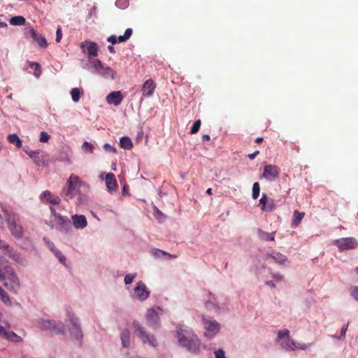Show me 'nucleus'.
Masks as SVG:
<instances>
[{"instance_id":"473e14b6","label":"nucleus","mask_w":358,"mask_h":358,"mask_svg":"<svg viewBox=\"0 0 358 358\" xmlns=\"http://www.w3.org/2000/svg\"><path fill=\"white\" fill-rule=\"evenodd\" d=\"M71 98H72V100L74 101V102H78L80 98V95H81V92H80V90L79 88H73L71 91Z\"/></svg>"},{"instance_id":"7ed1b4c3","label":"nucleus","mask_w":358,"mask_h":358,"mask_svg":"<svg viewBox=\"0 0 358 358\" xmlns=\"http://www.w3.org/2000/svg\"><path fill=\"white\" fill-rule=\"evenodd\" d=\"M277 341L280 343V345L286 350H306L310 346V344L297 343L289 336V331L285 329L278 332Z\"/></svg>"},{"instance_id":"13d9d810","label":"nucleus","mask_w":358,"mask_h":358,"mask_svg":"<svg viewBox=\"0 0 358 358\" xmlns=\"http://www.w3.org/2000/svg\"><path fill=\"white\" fill-rule=\"evenodd\" d=\"M6 329L3 328V327L1 326L0 325V336H3L5 338L6 336Z\"/></svg>"},{"instance_id":"603ef678","label":"nucleus","mask_w":358,"mask_h":358,"mask_svg":"<svg viewBox=\"0 0 358 358\" xmlns=\"http://www.w3.org/2000/svg\"><path fill=\"white\" fill-rule=\"evenodd\" d=\"M289 147L292 150H295L296 153H299L300 152V148L298 145H296L295 143H290Z\"/></svg>"},{"instance_id":"338daca9","label":"nucleus","mask_w":358,"mask_h":358,"mask_svg":"<svg viewBox=\"0 0 358 358\" xmlns=\"http://www.w3.org/2000/svg\"><path fill=\"white\" fill-rule=\"evenodd\" d=\"M206 194H208V195H211L213 193H212V189L211 188H208L207 190H206Z\"/></svg>"},{"instance_id":"864d4df0","label":"nucleus","mask_w":358,"mask_h":358,"mask_svg":"<svg viewBox=\"0 0 358 358\" xmlns=\"http://www.w3.org/2000/svg\"><path fill=\"white\" fill-rule=\"evenodd\" d=\"M351 294L356 301H358V287H355L352 289Z\"/></svg>"},{"instance_id":"680f3d73","label":"nucleus","mask_w":358,"mask_h":358,"mask_svg":"<svg viewBox=\"0 0 358 358\" xmlns=\"http://www.w3.org/2000/svg\"><path fill=\"white\" fill-rule=\"evenodd\" d=\"M108 50H109V52H110V53H115V49H114V48H113V46H110V45H109V46L108 47Z\"/></svg>"},{"instance_id":"58836bf2","label":"nucleus","mask_w":358,"mask_h":358,"mask_svg":"<svg viewBox=\"0 0 358 358\" xmlns=\"http://www.w3.org/2000/svg\"><path fill=\"white\" fill-rule=\"evenodd\" d=\"M0 299L4 303L10 302V298L6 292L0 287Z\"/></svg>"},{"instance_id":"bb28decb","label":"nucleus","mask_w":358,"mask_h":358,"mask_svg":"<svg viewBox=\"0 0 358 358\" xmlns=\"http://www.w3.org/2000/svg\"><path fill=\"white\" fill-rule=\"evenodd\" d=\"M121 341L124 348H129L130 345V332L128 329H124L121 333Z\"/></svg>"},{"instance_id":"3c124183","label":"nucleus","mask_w":358,"mask_h":358,"mask_svg":"<svg viewBox=\"0 0 358 358\" xmlns=\"http://www.w3.org/2000/svg\"><path fill=\"white\" fill-rule=\"evenodd\" d=\"M103 148H104V149H105L106 151L112 152H114V153H116V152H117V150H116V148H115L114 147L111 146V145H110V144H108V143H106V144H104Z\"/></svg>"},{"instance_id":"09e8293b","label":"nucleus","mask_w":358,"mask_h":358,"mask_svg":"<svg viewBox=\"0 0 358 358\" xmlns=\"http://www.w3.org/2000/svg\"><path fill=\"white\" fill-rule=\"evenodd\" d=\"M62 38V32L61 27H58L56 31V42L59 43L60 42L61 39Z\"/></svg>"},{"instance_id":"f704fd0d","label":"nucleus","mask_w":358,"mask_h":358,"mask_svg":"<svg viewBox=\"0 0 358 358\" xmlns=\"http://www.w3.org/2000/svg\"><path fill=\"white\" fill-rule=\"evenodd\" d=\"M24 36L27 38H36V31L32 27L27 28V29H25V31H24Z\"/></svg>"},{"instance_id":"7c9ffc66","label":"nucleus","mask_w":358,"mask_h":358,"mask_svg":"<svg viewBox=\"0 0 358 358\" xmlns=\"http://www.w3.org/2000/svg\"><path fill=\"white\" fill-rule=\"evenodd\" d=\"M26 22V20L22 16H15L10 19V23L12 25L20 26L24 25Z\"/></svg>"},{"instance_id":"9b49d317","label":"nucleus","mask_w":358,"mask_h":358,"mask_svg":"<svg viewBox=\"0 0 358 358\" xmlns=\"http://www.w3.org/2000/svg\"><path fill=\"white\" fill-rule=\"evenodd\" d=\"M333 243L336 245L341 251L354 249L357 246V241L352 237L336 239L334 241Z\"/></svg>"},{"instance_id":"412c9836","label":"nucleus","mask_w":358,"mask_h":358,"mask_svg":"<svg viewBox=\"0 0 358 358\" xmlns=\"http://www.w3.org/2000/svg\"><path fill=\"white\" fill-rule=\"evenodd\" d=\"M44 241L47 243L49 249L55 254L58 258L59 261L63 264H65L66 258L62 253L55 246L54 243L48 241L46 238H43Z\"/></svg>"},{"instance_id":"a211bd4d","label":"nucleus","mask_w":358,"mask_h":358,"mask_svg":"<svg viewBox=\"0 0 358 358\" xmlns=\"http://www.w3.org/2000/svg\"><path fill=\"white\" fill-rule=\"evenodd\" d=\"M106 99L108 104L117 106L122 103L123 95L120 91H113L106 96Z\"/></svg>"},{"instance_id":"0e129e2a","label":"nucleus","mask_w":358,"mask_h":358,"mask_svg":"<svg viewBox=\"0 0 358 358\" xmlns=\"http://www.w3.org/2000/svg\"><path fill=\"white\" fill-rule=\"evenodd\" d=\"M7 27V24L3 22H0V27L4 28Z\"/></svg>"},{"instance_id":"49530a36","label":"nucleus","mask_w":358,"mask_h":358,"mask_svg":"<svg viewBox=\"0 0 358 358\" xmlns=\"http://www.w3.org/2000/svg\"><path fill=\"white\" fill-rule=\"evenodd\" d=\"M215 358H226L225 353L222 349H218L215 352Z\"/></svg>"},{"instance_id":"37998d69","label":"nucleus","mask_w":358,"mask_h":358,"mask_svg":"<svg viewBox=\"0 0 358 358\" xmlns=\"http://www.w3.org/2000/svg\"><path fill=\"white\" fill-rule=\"evenodd\" d=\"M136 277V274H127L125 275L124 281L126 285L131 284Z\"/></svg>"},{"instance_id":"f8f14e48","label":"nucleus","mask_w":358,"mask_h":358,"mask_svg":"<svg viewBox=\"0 0 358 358\" xmlns=\"http://www.w3.org/2000/svg\"><path fill=\"white\" fill-rule=\"evenodd\" d=\"M279 174L280 169L275 165L269 164L264 166L262 178L269 181H273L278 178Z\"/></svg>"},{"instance_id":"dca6fc26","label":"nucleus","mask_w":358,"mask_h":358,"mask_svg":"<svg viewBox=\"0 0 358 358\" xmlns=\"http://www.w3.org/2000/svg\"><path fill=\"white\" fill-rule=\"evenodd\" d=\"M54 220L57 224V229L60 231L66 233L71 229V221L66 216L57 215V218Z\"/></svg>"},{"instance_id":"6e6552de","label":"nucleus","mask_w":358,"mask_h":358,"mask_svg":"<svg viewBox=\"0 0 358 358\" xmlns=\"http://www.w3.org/2000/svg\"><path fill=\"white\" fill-rule=\"evenodd\" d=\"M38 325L41 329L50 330L57 334H64L65 331V325L60 321L41 320Z\"/></svg>"},{"instance_id":"ea45409f","label":"nucleus","mask_w":358,"mask_h":358,"mask_svg":"<svg viewBox=\"0 0 358 358\" xmlns=\"http://www.w3.org/2000/svg\"><path fill=\"white\" fill-rule=\"evenodd\" d=\"M5 338L10 341H17L20 337L13 331H7Z\"/></svg>"},{"instance_id":"f3484780","label":"nucleus","mask_w":358,"mask_h":358,"mask_svg":"<svg viewBox=\"0 0 358 358\" xmlns=\"http://www.w3.org/2000/svg\"><path fill=\"white\" fill-rule=\"evenodd\" d=\"M272 259L273 261L280 265H286L289 263L287 257L282 253L273 250L270 253H268L266 256V259Z\"/></svg>"},{"instance_id":"de8ad7c7","label":"nucleus","mask_w":358,"mask_h":358,"mask_svg":"<svg viewBox=\"0 0 358 358\" xmlns=\"http://www.w3.org/2000/svg\"><path fill=\"white\" fill-rule=\"evenodd\" d=\"M40 47L46 48L48 46V43L45 37L41 36V38L37 42Z\"/></svg>"},{"instance_id":"6ab92c4d","label":"nucleus","mask_w":358,"mask_h":358,"mask_svg":"<svg viewBox=\"0 0 358 358\" xmlns=\"http://www.w3.org/2000/svg\"><path fill=\"white\" fill-rule=\"evenodd\" d=\"M133 30L131 28H128L125 30L124 35L120 36L117 38L115 35H111L107 38V41L115 45L117 42L124 43L127 41L132 35Z\"/></svg>"},{"instance_id":"1a4fd4ad","label":"nucleus","mask_w":358,"mask_h":358,"mask_svg":"<svg viewBox=\"0 0 358 358\" xmlns=\"http://www.w3.org/2000/svg\"><path fill=\"white\" fill-rule=\"evenodd\" d=\"M95 72L106 78L114 79L115 71L108 66H105L102 62L98 59H94L90 61Z\"/></svg>"},{"instance_id":"5fc2aeb1","label":"nucleus","mask_w":358,"mask_h":358,"mask_svg":"<svg viewBox=\"0 0 358 358\" xmlns=\"http://www.w3.org/2000/svg\"><path fill=\"white\" fill-rule=\"evenodd\" d=\"M348 323L347 324H344L343 326V327L341 328V337L345 336V334L348 330Z\"/></svg>"},{"instance_id":"69168bd1","label":"nucleus","mask_w":358,"mask_h":358,"mask_svg":"<svg viewBox=\"0 0 358 358\" xmlns=\"http://www.w3.org/2000/svg\"><path fill=\"white\" fill-rule=\"evenodd\" d=\"M41 36H39L38 35V34L36 33V38H32V39L36 41V42H38V41L41 38Z\"/></svg>"},{"instance_id":"20e7f679","label":"nucleus","mask_w":358,"mask_h":358,"mask_svg":"<svg viewBox=\"0 0 358 358\" xmlns=\"http://www.w3.org/2000/svg\"><path fill=\"white\" fill-rule=\"evenodd\" d=\"M134 335L138 337L143 344H148L150 346L157 345V340L152 334H150L145 330L138 321H134L132 323Z\"/></svg>"},{"instance_id":"0eeeda50","label":"nucleus","mask_w":358,"mask_h":358,"mask_svg":"<svg viewBox=\"0 0 358 358\" xmlns=\"http://www.w3.org/2000/svg\"><path fill=\"white\" fill-rule=\"evenodd\" d=\"M4 213L6 215V222L12 234L16 238L22 237L23 235V229L18 223V218L15 214H10L8 213V211H4Z\"/></svg>"},{"instance_id":"c756f323","label":"nucleus","mask_w":358,"mask_h":358,"mask_svg":"<svg viewBox=\"0 0 358 358\" xmlns=\"http://www.w3.org/2000/svg\"><path fill=\"white\" fill-rule=\"evenodd\" d=\"M9 143L14 144L17 148L22 147V141L15 134H9L7 137Z\"/></svg>"},{"instance_id":"39448f33","label":"nucleus","mask_w":358,"mask_h":358,"mask_svg":"<svg viewBox=\"0 0 358 358\" xmlns=\"http://www.w3.org/2000/svg\"><path fill=\"white\" fill-rule=\"evenodd\" d=\"M81 185V180L78 176L71 174L66 182V188L63 192L66 199L69 200L73 198L78 192Z\"/></svg>"},{"instance_id":"aec40b11","label":"nucleus","mask_w":358,"mask_h":358,"mask_svg":"<svg viewBox=\"0 0 358 358\" xmlns=\"http://www.w3.org/2000/svg\"><path fill=\"white\" fill-rule=\"evenodd\" d=\"M155 84L152 79H148L143 85L142 90L144 96H151L155 89Z\"/></svg>"},{"instance_id":"5701e85b","label":"nucleus","mask_w":358,"mask_h":358,"mask_svg":"<svg viewBox=\"0 0 358 358\" xmlns=\"http://www.w3.org/2000/svg\"><path fill=\"white\" fill-rule=\"evenodd\" d=\"M106 185L108 189L110 192L115 191L117 187V181L115 178V176L112 173H108L106 175L105 178Z\"/></svg>"},{"instance_id":"b1692460","label":"nucleus","mask_w":358,"mask_h":358,"mask_svg":"<svg viewBox=\"0 0 358 358\" xmlns=\"http://www.w3.org/2000/svg\"><path fill=\"white\" fill-rule=\"evenodd\" d=\"M304 217L305 213L300 212L297 210H294L292 220V227L294 228L297 227L299 225L301 220L304 218Z\"/></svg>"},{"instance_id":"f257e3e1","label":"nucleus","mask_w":358,"mask_h":358,"mask_svg":"<svg viewBox=\"0 0 358 358\" xmlns=\"http://www.w3.org/2000/svg\"><path fill=\"white\" fill-rule=\"evenodd\" d=\"M177 338L179 343L186 348L188 351L198 354L200 351L201 342L197 336L187 327L177 328Z\"/></svg>"},{"instance_id":"ddd939ff","label":"nucleus","mask_w":358,"mask_h":358,"mask_svg":"<svg viewBox=\"0 0 358 358\" xmlns=\"http://www.w3.org/2000/svg\"><path fill=\"white\" fill-rule=\"evenodd\" d=\"M162 310L161 308L158 306H155L148 310L145 318L148 326L153 327L157 324L159 320V313Z\"/></svg>"},{"instance_id":"79ce46f5","label":"nucleus","mask_w":358,"mask_h":358,"mask_svg":"<svg viewBox=\"0 0 358 358\" xmlns=\"http://www.w3.org/2000/svg\"><path fill=\"white\" fill-rule=\"evenodd\" d=\"M50 136L45 131H41L40 135V142L46 143L50 139Z\"/></svg>"},{"instance_id":"a878e982","label":"nucleus","mask_w":358,"mask_h":358,"mask_svg":"<svg viewBox=\"0 0 358 358\" xmlns=\"http://www.w3.org/2000/svg\"><path fill=\"white\" fill-rule=\"evenodd\" d=\"M257 234L259 238L264 241H274L275 240V231H273L271 233H267L263 231L262 229H257Z\"/></svg>"},{"instance_id":"4c0bfd02","label":"nucleus","mask_w":358,"mask_h":358,"mask_svg":"<svg viewBox=\"0 0 358 358\" xmlns=\"http://www.w3.org/2000/svg\"><path fill=\"white\" fill-rule=\"evenodd\" d=\"M82 148L85 152H88L92 153L93 152V150H94V145L92 143H90L87 142V141H85L83 143V145H82Z\"/></svg>"},{"instance_id":"f03ea898","label":"nucleus","mask_w":358,"mask_h":358,"mask_svg":"<svg viewBox=\"0 0 358 358\" xmlns=\"http://www.w3.org/2000/svg\"><path fill=\"white\" fill-rule=\"evenodd\" d=\"M0 280L9 290L17 292L20 287V281L13 268L8 265V262L3 257H0Z\"/></svg>"},{"instance_id":"423d86ee","label":"nucleus","mask_w":358,"mask_h":358,"mask_svg":"<svg viewBox=\"0 0 358 358\" xmlns=\"http://www.w3.org/2000/svg\"><path fill=\"white\" fill-rule=\"evenodd\" d=\"M67 318L68 322L71 325L69 327V331L72 339L80 341L83 335L80 329L78 318L76 317L74 314L69 312L67 313Z\"/></svg>"},{"instance_id":"cd10ccee","label":"nucleus","mask_w":358,"mask_h":358,"mask_svg":"<svg viewBox=\"0 0 358 358\" xmlns=\"http://www.w3.org/2000/svg\"><path fill=\"white\" fill-rule=\"evenodd\" d=\"M120 146L125 150H131L133 148V143L129 137L123 136L120 140Z\"/></svg>"},{"instance_id":"2f4dec72","label":"nucleus","mask_w":358,"mask_h":358,"mask_svg":"<svg viewBox=\"0 0 358 358\" xmlns=\"http://www.w3.org/2000/svg\"><path fill=\"white\" fill-rule=\"evenodd\" d=\"M276 208V205L274 202V200L270 198L264 206V208H261L262 210L265 212H273Z\"/></svg>"},{"instance_id":"393cba45","label":"nucleus","mask_w":358,"mask_h":358,"mask_svg":"<svg viewBox=\"0 0 358 358\" xmlns=\"http://www.w3.org/2000/svg\"><path fill=\"white\" fill-rule=\"evenodd\" d=\"M43 196L48 203L54 205H57L60 203L61 200L58 196H53L49 190H45L43 192Z\"/></svg>"},{"instance_id":"6e6d98bb","label":"nucleus","mask_w":358,"mask_h":358,"mask_svg":"<svg viewBox=\"0 0 358 358\" xmlns=\"http://www.w3.org/2000/svg\"><path fill=\"white\" fill-rule=\"evenodd\" d=\"M50 210L51 211L52 215L55 217V220L57 218V215H60L59 213H57L56 212L55 209L53 207L50 206Z\"/></svg>"},{"instance_id":"a19ab883","label":"nucleus","mask_w":358,"mask_h":358,"mask_svg":"<svg viewBox=\"0 0 358 358\" xmlns=\"http://www.w3.org/2000/svg\"><path fill=\"white\" fill-rule=\"evenodd\" d=\"M155 255L159 257L161 255H167L169 258H176L177 256L175 255H171V254H169L165 251H163L162 250H157L155 252Z\"/></svg>"},{"instance_id":"8fccbe9b","label":"nucleus","mask_w":358,"mask_h":358,"mask_svg":"<svg viewBox=\"0 0 358 358\" xmlns=\"http://www.w3.org/2000/svg\"><path fill=\"white\" fill-rule=\"evenodd\" d=\"M272 277L276 282H280L284 280V276L279 273H274L272 274Z\"/></svg>"},{"instance_id":"4d7b16f0","label":"nucleus","mask_w":358,"mask_h":358,"mask_svg":"<svg viewBox=\"0 0 358 358\" xmlns=\"http://www.w3.org/2000/svg\"><path fill=\"white\" fill-rule=\"evenodd\" d=\"M266 285H267L268 286H269L270 287L274 289L275 288V284L271 281V280H267L265 282Z\"/></svg>"},{"instance_id":"bf43d9fd","label":"nucleus","mask_w":358,"mask_h":358,"mask_svg":"<svg viewBox=\"0 0 358 358\" xmlns=\"http://www.w3.org/2000/svg\"><path fill=\"white\" fill-rule=\"evenodd\" d=\"M259 153V150H257L255 151V152L253 153H251V154H249L248 155V157L250 159H253L256 157V156Z\"/></svg>"},{"instance_id":"c03bdc74","label":"nucleus","mask_w":358,"mask_h":358,"mask_svg":"<svg viewBox=\"0 0 358 358\" xmlns=\"http://www.w3.org/2000/svg\"><path fill=\"white\" fill-rule=\"evenodd\" d=\"M40 151H30L29 152H27L31 158H32L34 161V162L38 165L40 166V163L38 162L36 159V156L40 155Z\"/></svg>"},{"instance_id":"c9c22d12","label":"nucleus","mask_w":358,"mask_h":358,"mask_svg":"<svg viewBox=\"0 0 358 358\" xmlns=\"http://www.w3.org/2000/svg\"><path fill=\"white\" fill-rule=\"evenodd\" d=\"M260 187L257 182H255L252 185V198L256 199L259 196Z\"/></svg>"},{"instance_id":"2eb2a0df","label":"nucleus","mask_w":358,"mask_h":358,"mask_svg":"<svg viewBox=\"0 0 358 358\" xmlns=\"http://www.w3.org/2000/svg\"><path fill=\"white\" fill-rule=\"evenodd\" d=\"M80 48L84 53L90 57H96L98 55V45L94 42L85 41L81 43Z\"/></svg>"},{"instance_id":"c85d7f7f","label":"nucleus","mask_w":358,"mask_h":358,"mask_svg":"<svg viewBox=\"0 0 358 358\" xmlns=\"http://www.w3.org/2000/svg\"><path fill=\"white\" fill-rule=\"evenodd\" d=\"M0 249L7 250L8 255L10 258H12L15 260L18 259V257H19L17 253L14 252L13 250H9L8 245H6L5 243L2 242L1 240H0Z\"/></svg>"},{"instance_id":"a18cd8bd","label":"nucleus","mask_w":358,"mask_h":358,"mask_svg":"<svg viewBox=\"0 0 358 358\" xmlns=\"http://www.w3.org/2000/svg\"><path fill=\"white\" fill-rule=\"evenodd\" d=\"M269 199L270 198H268L266 194H262V198L259 199V204L261 205V208H264V206L266 204Z\"/></svg>"},{"instance_id":"72a5a7b5","label":"nucleus","mask_w":358,"mask_h":358,"mask_svg":"<svg viewBox=\"0 0 358 358\" xmlns=\"http://www.w3.org/2000/svg\"><path fill=\"white\" fill-rule=\"evenodd\" d=\"M29 67L31 69H34V71H35V73H34L35 76L39 77L41 73L40 64L38 63H37V62H29Z\"/></svg>"},{"instance_id":"4be33fe9","label":"nucleus","mask_w":358,"mask_h":358,"mask_svg":"<svg viewBox=\"0 0 358 358\" xmlns=\"http://www.w3.org/2000/svg\"><path fill=\"white\" fill-rule=\"evenodd\" d=\"M71 218L73 224L76 229H83L87 226V222L84 215H74Z\"/></svg>"},{"instance_id":"e2e57ef3","label":"nucleus","mask_w":358,"mask_h":358,"mask_svg":"<svg viewBox=\"0 0 358 358\" xmlns=\"http://www.w3.org/2000/svg\"><path fill=\"white\" fill-rule=\"evenodd\" d=\"M262 141H263V138L262 137H258L255 140V143H260Z\"/></svg>"},{"instance_id":"052dcab7","label":"nucleus","mask_w":358,"mask_h":358,"mask_svg":"<svg viewBox=\"0 0 358 358\" xmlns=\"http://www.w3.org/2000/svg\"><path fill=\"white\" fill-rule=\"evenodd\" d=\"M201 138L203 141H208L210 139L208 134H203Z\"/></svg>"},{"instance_id":"e433bc0d","label":"nucleus","mask_w":358,"mask_h":358,"mask_svg":"<svg viewBox=\"0 0 358 358\" xmlns=\"http://www.w3.org/2000/svg\"><path fill=\"white\" fill-rule=\"evenodd\" d=\"M201 124V122L200 120H196L191 129L190 134H194L197 133L200 129Z\"/></svg>"},{"instance_id":"774afa93","label":"nucleus","mask_w":358,"mask_h":358,"mask_svg":"<svg viewBox=\"0 0 358 358\" xmlns=\"http://www.w3.org/2000/svg\"><path fill=\"white\" fill-rule=\"evenodd\" d=\"M36 161H37L38 162H39V163L41 164V161H40V159H39V155L36 156Z\"/></svg>"},{"instance_id":"9d476101","label":"nucleus","mask_w":358,"mask_h":358,"mask_svg":"<svg viewBox=\"0 0 358 358\" xmlns=\"http://www.w3.org/2000/svg\"><path fill=\"white\" fill-rule=\"evenodd\" d=\"M203 322L206 329L205 336L206 337L211 338L219 332L220 325L217 321L203 317Z\"/></svg>"},{"instance_id":"4468645a","label":"nucleus","mask_w":358,"mask_h":358,"mask_svg":"<svg viewBox=\"0 0 358 358\" xmlns=\"http://www.w3.org/2000/svg\"><path fill=\"white\" fill-rule=\"evenodd\" d=\"M149 296L150 292L145 285L142 282H138L134 289V297L140 301H144L147 299Z\"/></svg>"}]
</instances>
